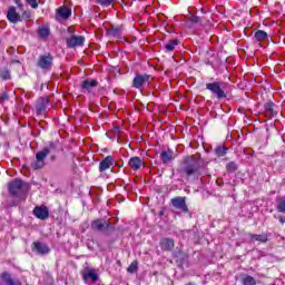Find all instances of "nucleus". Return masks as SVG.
<instances>
[{
    "label": "nucleus",
    "mask_w": 285,
    "mask_h": 285,
    "mask_svg": "<svg viewBox=\"0 0 285 285\" xmlns=\"http://www.w3.org/2000/svg\"><path fill=\"white\" fill-rule=\"evenodd\" d=\"M254 39L258 42L266 41V39H268V33L264 30H258L255 32Z\"/></svg>",
    "instance_id": "obj_21"
},
{
    "label": "nucleus",
    "mask_w": 285,
    "mask_h": 285,
    "mask_svg": "<svg viewBox=\"0 0 285 285\" xmlns=\"http://www.w3.org/2000/svg\"><path fill=\"white\" fill-rule=\"evenodd\" d=\"M171 205L174 206V208H177L183 213H188V207L186 206V199H184L183 197L173 198Z\"/></svg>",
    "instance_id": "obj_10"
},
{
    "label": "nucleus",
    "mask_w": 285,
    "mask_h": 285,
    "mask_svg": "<svg viewBox=\"0 0 285 285\" xmlns=\"http://www.w3.org/2000/svg\"><path fill=\"white\" fill-rule=\"evenodd\" d=\"M193 21L197 23V21H199V18H194Z\"/></svg>",
    "instance_id": "obj_39"
},
{
    "label": "nucleus",
    "mask_w": 285,
    "mask_h": 285,
    "mask_svg": "<svg viewBox=\"0 0 285 285\" xmlns=\"http://www.w3.org/2000/svg\"><path fill=\"white\" fill-rule=\"evenodd\" d=\"M160 159L163 160L164 164H168V161H170V159H173V155L168 151H163L160 154Z\"/></svg>",
    "instance_id": "obj_28"
},
{
    "label": "nucleus",
    "mask_w": 285,
    "mask_h": 285,
    "mask_svg": "<svg viewBox=\"0 0 285 285\" xmlns=\"http://www.w3.org/2000/svg\"><path fill=\"white\" fill-rule=\"evenodd\" d=\"M108 37H119V35H121V31L119 30V28H110L107 31Z\"/></svg>",
    "instance_id": "obj_29"
},
{
    "label": "nucleus",
    "mask_w": 285,
    "mask_h": 285,
    "mask_svg": "<svg viewBox=\"0 0 285 285\" xmlns=\"http://www.w3.org/2000/svg\"><path fill=\"white\" fill-rule=\"evenodd\" d=\"M14 3L20 8V10H23V2H21V0H14Z\"/></svg>",
    "instance_id": "obj_37"
},
{
    "label": "nucleus",
    "mask_w": 285,
    "mask_h": 285,
    "mask_svg": "<svg viewBox=\"0 0 285 285\" xmlns=\"http://www.w3.org/2000/svg\"><path fill=\"white\" fill-rule=\"evenodd\" d=\"M30 17H31L30 11H23L22 14H21V19H22V20H23V19H30Z\"/></svg>",
    "instance_id": "obj_36"
},
{
    "label": "nucleus",
    "mask_w": 285,
    "mask_h": 285,
    "mask_svg": "<svg viewBox=\"0 0 285 285\" xmlns=\"http://www.w3.org/2000/svg\"><path fill=\"white\" fill-rule=\"evenodd\" d=\"M226 169L229 171V173H235V170H237V164H235V163H228L227 165H226Z\"/></svg>",
    "instance_id": "obj_31"
},
{
    "label": "nucleus",
    "mask_w": 285,
    "mask_h": 285,
    "mask_svg": "<svg viewBox=\"0 0 285 285\" xmlns=\"http://www.w3.org/2000/svg\"><path fill=\"white\" fill-rule=\"evenodd\" d=\"M97 86H99L97 80H83L81 83V89L87 92H92Z\"/></svg>",
    "instance_id": "obj_13"
},
{
    "label": "nucleus",
    "mask_w": 285,
    "mask_h": 285,
    "mask_svg": "<svg viewBox=\"0 0 285 285\" xmlns=\"http://www.w3.org/2000/svg\"><path fill=\"white\" fill-rule=\"evenodd\" d=\"M276 209L278 213H283L285 215V196L277 199Z\"/></svg>",
    "instance_id": "obj_25"
},
{
    "label": "nucleus",
    "mask_w": 285,
    "mask_h": 285,
    "mask_svg": "<svg viewBox=\"0 0 285 285\" xmlns=\"http://www.w3.org/2000/svg\"><path fill=\"white\" fill-rule=\"evenodd\" d=\"M27 3H29V6L33 8V10H37V8H39V2H37V0H27Z\"/></svg>",
    "instance_id": "obj_34"
},
{
    "label": "nucleus",
    "mask_w": 285,
    "mask_h": 285,
    "mask_svg": "<svg viewBox=\"0 0 285 285\" xmlns=\"http://www.w3.org/2000/svg\"><path fill=\"white\" fill-rule=\"evenodd\" d=\"M83 279L86 281L90 279V282H97V279H99V275H97V273L95 272H89L83 275Z\"/></svg>",
    "instance_id": "obj_27"
},
{
    "label": "nucleus",
    "mask_w": 285,
    "mask_h": 285,
    "mask_svg": "<svg viewBox=\"0 0 285 285\" xmlns=\"http://www.w3.org/2000/svg\"><path fill=\"white\" fill-rule=\"evenodd\" d=\"M114 164H115V158H112V156H107L99 164L100 173H105V170L110 169V167L114 166Z\"/></svg>",
    "instance_id": "obj_12"
},
{
    "label": "nucleus",
    "mask_w": 285,
    "mask_h": 285,
    "mask_svg": "<svg viewBox=\"0 0 285 285\" xmlns=\"http://www.w3.org/2000/svg\"><path fill=\"white\" fill-rule=\"evenodd\" d=\"M161 250H173L175 248V240L173 238H163L160 240Z\"/></svg>",
    "instance_id": "obj_15"
},
{
    "label": "nucleus",
    "mask_w": 285,
    "mask_h": 285,
    "mask_svg": "<svg viewBox=\"0 0 285 285\" xmlns=\"http://www.w3.org/2000/svg\"><path fill=\"white\" fill-rule=\"evenodd\" d=\"M33 245L35 250H37L39 255H48V253H50V247L43 243H33Z\"/></svg>",
    "instance_id": "obj_17"
},
{
    "label": "nucleus",
    "mask_w": 285,
    "mask_h": 285,
    "mask_svg": "<svg viewBox=\"0 0 285 285\" xmlns=\"http://www.w3.org/2000/svg\"><path fill=\"white\" fill-rule=\"evenodd\" d=\"M38 35L41 39H48V37H50V27L48 26L39 27Z\"/></svg>",
    "instance_id": "obj_20"
},
{
    "label": "nucleus",
    "mask_w": 285,
    "mask_h": 285,
    "mask_svg": "<svg viewBox=\"0 0 285 285\" xmlns=\"http://www.w3.org/2000/svg\"><path fill=\"white\" fill-rule=\"evenodd\" d=\"M265 115L267 119H273V117L277 115V111H275V105L273 102L265 104Z\"/></svg>",
    "instance_id": "obj_19"
},
{
    "label": "nucleus",
    "mask_w": 285,
    "mask_h": 285,
    "mask_svg": "<svg viewBox=\"0 0 285 285\" xmlns=\"http://www.w3.org/2000/svg\"><path fill=\"white\" fill-rule=\"evenodd\" d=\"M0 77L1 79H4L6 81H8V79H10V71L8 69H4L0 72Z\"/></svg>",
    "instance_id": "obj_33"
},
{
    "label": "nucleus",
    "mask_w": 285,
    "mask_h": 285,
    "mask_svg": "<svg viewBox=\"0 0 285 285\" xmlns=\"http://www.w3.org/2000/svg\"><path fill=\"white\" fill-rule=\"evenodd\" d=\"M86 38L83 36H71L67 39L68 48H79L83 46Z\"/></svg>",
    "instance_id": "obj_8"
},
{
    "label": "nucleus",
    "mask_w": 285,
    "mask_h": 285,
    "mask_svg": "<svg viewBox=\"0 0 285 285\" xmlns=\"http://www.w3.org/2000/svg\"><path fill=\"white\" fill-rule=\"evenodd\" d=\"M33 215L37 217V219H41L45 222V219H48L50 217V210H48V207L46 206H37L33 209Z\"/></svg>",
    "instance_id": "obj_9"
},
{
    "label": "nucleus",
    "mask_w": 285,
    "mask_h": 285,
    "mask_svg": "<svg viewBox=\"0 0 285 285\" xmlns=\"http://www.w3.org/2000/svg\"><path fill=\"white\" fill-rule=\"evenodd\" d=\"M2 279L6 282L7 285H21L19 279H13L10 277V274L4 273L2 274Z\"/></svg>",
    "instance_id": "obj_23"
},
{
    "label": "nucleus",
    "mask_w": 285,
    "mask_h": 285,
    "mask_svg": "<svg viewBox=\"0 0 285 285\" xmlns=\"http://www.w3.org/2000/svg\"><path fill=\"white\" fill-rule=\"evenodd\" d=\"M199 171V163L195 157L189 156L185 159L184 166L181 168V173L186 175V177L190 178L193 175H197Z\"/></svg>",
    "instance_id": "obj_3"
},
{
    "label": "nucleus",
    "mask_w": 285,
    "mask_h": 285,
    "mask_svg": "<svg viewBox=\"0 0 285 285\" xmlns=\"http://www.w3.org/2000/svg\"><path fill=\"white\" fill-rule=\"evenodd\" d=\"M150 81H153V76L147 73H138L134 77L132 88H136V90H141L142 88H146V86H150Z\"/></svg>",
    "instance_id": "obj_4"
},
{
    "label": "nucleus",
    "mask_w": 285,
    "mask_h": 285,
    "mask_svg": "<svg viewBox=\"0 0 285 285\" xmlns=\"http://www.w3.org/2000/svg\"><path fill=\"white\" fill-rule=\"evenodd\" d=\"M26 193H28V184L23 183V180L16 179L9 183V194L12 195V197L26 199Z\"/></svg>",
    "instance_id": "obj_2"
},
{
    "label": "nucleus",
    "mask_w": 285,
    "mask_h": 285,
    "mask_svg": "<svg viewBox=\"0 0 285 285\" xmlns=\"http://www.w3.org/2000/svg\"><path fill=\"white\" fill-rule=\"evenodd\" d=\"M177 46H179V40L178 39H171L169 40L166 45H165V50L167 52H173V50H175V48H177Z\"/></svg>",
    "instance_id": "obj_22"
},
{
    "label": "nucleus",
    "mask_w": 285,
    "mask_h": 285,
    "mask_svg": "<svg viewBox=\"0 0 285 285\" xmlns=\"http://www.w3.org/2000/svg\"><path fill=\"white\" fill-rule=\"evenodd\" d=\"M128 273H135L137 271V262H132L127 268Z\"/></svg>",
    "instance_id": "obj_35"
},
{
    "label": "nucleus",
    "mask_w": 285,
    "mask_h": 285,
    "mask_svg": "<svg viewBox=\"0 0 285 285\" xmlns=\"http://www.w3.org/2000/svg\"><path fill=\"white\" fill-rule=\"evenodd\" d=\"M128 166L131 168V170H139L144 168V160L139 156L131 157L128 161Z\"/></svg>",
    "instance_id": "obj_11"
},
{
    "label": "nucleus",
    "mask_w": 285,
    "mask_h": 285,
    "mask_svg": "<svg viewBox=\"0 0 285 285\" xmlns=\"http://www.w3.org/2000/svg\"><path fill=\"white\" fill-rule=\"evenodd\" d=\"M108 226H110V225L108 224V222L101 220V219H97V220H94V222L91 223V228H92L94 230H106V228H108Z\"/></svg>",
    "instance_id": "obj_16"
},
{
    "label": "nucleus",
    "mask_w": 285,
    "mask_h": 285,
    "mask_svg": "<svg viewBox=\"0 0 285 285\" xmlns=\"http://www.w3.org/2000/svg\"><path fill=\"white\" fill-rule=\"evenodd\" d=\"M46 108H48V98H39L36 104L38 115H43V112H46Z\"/></svg>",
    "instance_id": "obj_14"
},
{
    "label": "nucleus",
    "mask_w": 285,
    "mask_h": 285,
    "mask_svg": "<svg viewBox=\"0 0 285 285\" xmlns=\"http://www.w3.org/2000/svg\"><path fill=\"white\" fill-rule=\"evenodd\" d=\"M226 150L227 149L224 147H217L215 153H216L217 157H224L226 155Z\"/></svg>",
    "instance_id": "obj_30"
},
{
    "label": "nucleus",
    "mask_w": 285,
    "mask_h": 285,
    "mask_svg": "<svg viewBox=\"0 0 285 285\" xmlns=\"http://www.w3.org/2000/svg\"><path fill=\"white\" fill-rule=\"evenodd\" d=\"M249 236L255 242H262L263 244L268 242V236H266V234H258V235L257 234H250Z\"/></svg>",
    "instance_id": "obj_24"
},
{
    "label": "nucleus",
    "mask_w": 285,
    "mask_h": 285,
    "mask_svg": "<svg viewBox=\"0 0 285 285\" xmlns=\"http://www.w3.org/2000/svg\"><path fill=\"white\" fill-rule=\"evenodd\" d=\"M206 90H209L212 95L216 96V99H226L227 95L226 91L222 88V82L214 81L206 83Z\"/></svg>",
    "instance_id": "obj_5"
},
{
    "label": "nucleus",
    "mask_w": 285,
    "mask_h": 285,
    "mask_svg": "<svg viewBox=\"0 0 285 285\" xmlns=\"http://www.w3.org/2000/svg\"><path fill=\"white\" fill-rule=\"evenodd\" d=\"M97 3H99V6L108 8L109 6H112V0H97Z\"/></svg>",
    "instance_id": "obj_32"
},
{
    "label": "nucleus",
    "mask_w": 285,
    "mask_h": 285,
    "mask_svg": "<svg viewBox=\"0 0 285 285\" xmlns=\"http://www.w3.org/2000/svg\"><path fill=\"white\" fill-rule=\"evenodd\" d=\"M38 67L41 68V70H50V68H52V56L50 53L40 56Z\"/></svg>",
    "instance_id": "obj_6"
},
{
    "label": "nucleus",
    "mask_w": 285,
    "mask_h": 285,
    "mask_svg": "<svg viewBox=\"0 0 285 285\" xmlns=\"http://www.w3.org/2000/svg\"><path fill=\"white\" fill-rule=\"evenodd\" d=\"M7 19L10 21V23H21L23 19L21 18V14L17 12V8L13 6H10L7 11Z\"/></svg>",
    "instance_id": "obj_7"
},
{
    "label": "nucleus",
    "mask_w": 285,
    "mask_h": 285,
    "mask_svg": "<svg viewBox=\"0 0 285 285\" xmlns=\"http://www.w3.org/2000/svg\"><path fill=\"white\" fill-rule=\"evenodd\" d=\"M243 285H257V281L255 279V277L247 275L245 277H243Z\"/></svg>",
    "instance_id": "obj_26"
},
{
    "label": "nucleus",
    "mask_w": 285,
    "mask_h": 285,
    "mask_svg": "<svg viewBox=\"0 0 285 285\" xmlns=\"http://www.w3.org/2000/svg\"><path fill=\"white\" fill-rule=\"evenodd\" d=\"M57 148V142H50L49 146L36 154V160L31 164L35 170H39L46 166V158Z\"/></svg>",
    "instance_id": "obj_1"
},
{
    "label": "nucleus",
    "mask_w": 285,
    "mask_h": 285,
    "mask_svg": "<svg viewBox=\"0 0 285 285\" xmlns=\"http://www.w3.org/2000/svg\"><path fill=\"white\" fill-rule=\"evenodd\" d=\"M71 14L72 10L68 7H60L57 11V17H60V19H70Z\"/></svg>",
    "instance_id": "obj_18"
},
{
    "label": "nucleus",
    "mask_w": 285,
    "mask_h": 285,
    "mask_svg": "<svg viewBox=\"0 0 285 285\" xmlns=\"http://www.w3.org/2000/svg\"><path fill=\"white\" fill-rule=\"evenodd\" d=\"M279 222L281 224H285V217L284 216L279 217Z\"/></svg>",
    "instance_id": "obj_38"
}]
</instances>
